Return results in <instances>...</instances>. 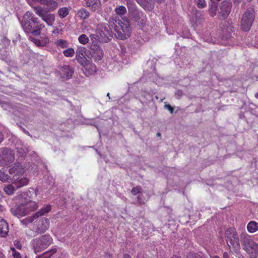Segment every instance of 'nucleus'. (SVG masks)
Instances as JSON below:
<instances>
[{"label": "nucleus", "instance_id": "nucleus-1", "mask_svg": "<svg viewBox=\"0 0 258 258\" xmlns=\"http://www.w3.org/2000/svg\"><path fill=\"white\" fill-rule=\"evenodd\" d=\"M109 22L114 25L116 37L120 40H124L128 38L131 33V29L128 21L120 20L116 17H112Z\"/></svg>", "mask_w": 258, "mask_h": 258}, {"label": "nucleus", "instance_id": "nucleus-2", "mask_svg": "<svg viewBox=\"0 0 258 258\" xmlns=\"http://www.w3.org/2000/svg\"><path fill=\"white\" fill-rule=\"evenodd\" d=\"M240 241L243 249L250 258H255L258 255V244L246 232H242L240 235Z\"/></svg>", "mask_w": 258, "mask_h": 258}, {"label": "nucleus", "instance_id": "nucleus-3", "mask_svg": "<svg viewBox=\"0 0 258 258\" xmlns=\"http://www.w3.org/2000/svg\"><path fill=\"white\" fill-rule=\"evenodd\" d=\"M38 207L36 202L29 201L19 205H16L11 209V212L14 216L20 218L36 210Z\"/></svg>", "mask_w": 258, "mask_h": 258}, {"label": "nucleus", "instance_id": "nucleus-4", "mask_svg": "<svg viewBox=\"0 0 258 258\" xmlns=\"http://www.w3.org/2000/svg\"><path fill=\"white\" fill-rule=\"evenodd\" d=\"M227 244L231 251L239 253L241 248L239 237L237 232L234 228H229L225 233Z\"/></svg>", "mask_w": 258, "mask_h": 258}, {"label": "nucleus", "instance_id": "nucleus-5", "mask_svg": "<svg viewBox=\"0 0 258 258\" xmlns=\"http://www.w3.org/2000/svg\"><path fill=\"white\" fill-rule=\"evenodd\" d=\"M52 239L48 235H44L33 239L31 242V246L35 253L46 249L52 242Z\"/></svg>", "mask_w": 258, "mask_h": 258}, {"label": "nucleus", "instance_id": "nucleus-6", "mask_svg": "<svg viewBox=\"0 0 258 258\" xmlns=\"http://www.w3.org/2000/svg\"><path fill=\"white\" fill-rule=\"evenodd\" d=\"M96 35L99 37L100 41L103 43L109 42L112 37L111 29L106 23H100L97 25Z\"/></svg>", "mask_w": 258, "mask_h": 258}, {"label": "nucleus", "instance_id": "nucleus-7", "mask_svg": "<svg viewBox=\"0 0 258 258\" xmlns=\"http://www.w3.org/2000/svg\"><path fill=\"white\" fill-rule=\"evenodd\" d=\"M255 14L252 9H247L243 14L241 20V28L244 31H248L254 20Z\"/></svg>", "mask_w": 258, "mask_h": 258}, {"label": "nucleus", "instance_id": "nucleus-8", "mask_svg": "<svg viewBox=\"0 0 258 258\" xmlns=\"http://www.w3.org/2000/svg\"><path fill=\"white\" fill-rule=\"evenodd\" d=\"M15 160V153L10 148H0V166H7Z\"/></svg>", "mask_w": 258, "mask_h": 258}, {"label": "nucleus", "instance_id": "nucleus-9", "mask_svg": "<svg viewBox=\"0 0 258 258\" xmlns=\"http://www.w3.org/2000/svg\"><path fill=\"white\" fill-rule=\"evenodd\" d=\"M21 24L26 33H31L35 36L39 35L41 33V30L44 27V25H38L36 26L30 20L23 21Z\"/></svg>", "mask_w": 258, "mask_h": 258}, {"label": "nucleus", "instance_id": "nucleus-10", "mask_svg": "<svg viewBox=\"0 0 258 258\" xmlns=\"http://www.w3.org/2000/svg\"><path fill=\"white\" fill-rule=\"evenodd\" d=\"M232 8L231 3L228 1H224L221 2L218 9V17L219 19L225 20L229 15Z\"/></svg>", "mask_w": 258, "mask_h": 258}, {"label": "nucleus", "instance_id": "nucleus-11", "mask_svg": "<svg viewBox=\"0 0 258 258\" xmlns=\"http://www.w3.org/2000/svg\"><path fill=\"white\" fill-rule=\"evenodd\" d=\"M83 6L89 8L92 12L99 14L102 10L100 0H83Z\"/></svg>", "mask_w": 258, "mask_h": 258}, {"label": "nucleus", "instance_id": "nucleus-12", "mask_svg": "<svg viewBox=\"0 0 258 258\" xmlns=\"http://www.w3.org/2000/svg\"><path fill=\"white\" fill-rule=\"evenodd\" d=\"M137 2L145 10L151 11L154 8L155 2L163 3L165 0H136Z\"/></svg>", "mask_w": 258, "mask_h": 258}, {"label": "nucleus", "instance_id": "nucleus-13", "mask_svg": "<svg viewBox=\"0 0 258 258\" xmlns=\"http://www.w3.org/2000/svg\"><path fill=\"white\" fill-rule=\"evenodd\" d=\"M25 169L19 163H16L9 169V173L15 178L22 175L25 173Z\"/></svg>", "mask_w": 258, "mask_h": 258}, {"label": "nucleus", "instance_id": "nucleus-14", "mask_svg": "<svg viewBox=\"0 0 258 258\" xmlns=\"http://www.w3.org/2000/svg\"><path fill=\"white\" fill-rule=\"evenodd\" d=\"M85 48L84 47H79L76 51V59L81 65L86 64L87 59L85 57L84 53H85Z\"/></svg>", "mask_w": 258, "mask_h": 258}, {"label": "nucleus", "instance_id": "nucleus-15", "mask_svg": "<svg viewBox=\"0 0 258 258\" xmlns=\"http://www.w3.org/2000/svg\"><path fill=\"white\" fill-rule=\"evenodd\" d=\"M84 67V74L89 76L95 74L96 72L97 69L95 64L90 62L88 60L86 62V64L82 65Z\"/></svg>", "mask_w": 258, "mask_h": 258}, {"label": "nucleus", "instance_id": "nucleus-16", "mask_svg": "<svg viewBox=\"0 0 258 258\" xmlns=\"http://www.w3.org/2000/svg\"><path fill=\"white\" fill-rule=\"evenodd\" d=\"M60 72L62 77L66 80L71 79L74 74V69L69 66H63L61 67Z\"/></svg>", "mask_w": 258, "mask_h": 258}, {"label": "nucleus", "instance_id": "nucleus-17", "mask_svg": "<svg viewBox=\"0 0 258 258\" xmlns=\"http://www.w3.org/2000/svg\"><path fill=\"white\" fill-rule=\"evenodd\" d=\"M9 224L3 218L0 217V236L5 237L9 233Z\"/></svg>", "mask_w": 258, "mask_h": 258}, {"label": "nucleus", "instance_id": "nucleus-18", "mask_svg": "<svg viewBox=\"0 0 258 258\" xmlns=\"http://www.w3.org/2000/svg\"><path fill=\"white\" fill-rule=\"evenodd\" d=\"M90 38V50L94 49L100 47L99 42H101L99 40V37L95 34H91L89 35Z\"/></svg>", "mask_w": 258, "mask_h": 258}, {"label": "nucleus", "instance_id": "nucleus-19", "mask_svg": "<svg viewBox=\"0 0 258 258\" xmlns=\"http://www.w3.org/2000/svg\"><path fill=\"white\" fill-rule=\"evenodd\" d=\"M91 50V56L95 61L100 60L103 56V52L101 47Z\"/></svg>", "mask_w": 258, "mask_h": 258}, {"label": "nucleus", "instance_id": "nucleus-20", "mask_svg": "<svg viewBox=\"0 0 258 258\" xmlns=\"http://www.w3.org/2000/svg\"><path fill=\"white\" fill-rule=\"evenodd\" d=\"M13 184L17 188L22 187L28 184L29 180L26 177L20 178V176L14 178Z\"/></svg>", "mask_w": 258, "mask_h": 258}, {"label": "nucleus", "instance_id": "nucleus-21", "mask_svg": "<svg viewBox=\"0 0 258 258\" xmlns=\"http://www.w3.org/2000/svg\"><path fill=\"white\" fill-rule=\"evenodd\" d=\"M77 15L81 19L85 20L90 17V14L87 9L82 8L77 11Z\"/></svg>", "mask_w": 258, "mask_h": 258}, {"label": "nucleus", "instance_id": "nucleus-22", "mask_svg": "<svg viewBox=\"0 0 258 258\" xmlns=\"http://www.w3.org/2000/svg\"><path fill=\"white\" fill-rule=\"evenodd\" d=\"M42 225L39 226L37 228V231L39 233H44L47 229H48L49 226V220L48 219L45 218L42 219Z\"/></svg>", "mask_w": 258, "mask_h": 258}, {"label": "nucleus", "instance_id": "nucleus-23", "mask_svg": "<svg viewBox=\"0 0 258 258\" xmlns=\"http://www.w3.org/2000/svg\"><path fill=\"white\" fill-rule=\"evenodd\" d=\"M43 20L48 25L52 26L54 23L55 20V17L53 14L46 13L42 18Z\"/></svg>", "mask_w": 258, "mask_h": 258}, {"label": "nucleus", "instance_id": "nucleus-24", "mask_svg": "<svg viewBox=\"0 0 258 258\" xmlns=\"http://www.w3.org/2000/svg\"><path fill=\"white\" fill-rule=\"evenodd\" d=\"M51 208V207L50 205H45L39 211L35 213L34 214L37 218L48 213L50 211Z\"/></svg>", "mask_w": 258, "mask_h": 258}, {"label": "nucleus", "instance_id": "nucleus-25", "mask_svg": "<svg viewBox=\"0 0 258 258\" xmlns=\"http://www.w3.org/2000/svg\"><path fill=\"white\" fill-rule=\"evenodd\" d=\"M247 229L250 233L258 231V223L254 221H250L247 225Z\"/></svg>", "mask_w": 258, "mask_h": 258}, {"label": "nucleus", "instance_id": "nucleus-26", "mask_svg": "<svg viewBox=\"0 0 258 258\" xmlns=\"http://www.w3.org/2000/svg\"><path fill=\"white\" fill-rule=\"evenodd\" d=\"M218 6H217V4L214 2H212L211 4L209 5V15L212 17L215 16L217 14V11L218 12Z\"/></svg>", "mask_w": 258, "mask_h": 258}, {"label": "nucleus", "instance_id": "nucleus-27", "mask_svg": "<svg viewBox=\"0 0 258 258\" xmlns=\"http://www.w3.org/2000/svg\"><path fill=\"white\" fill-rule=\"evenodd\" d=\"M0 180L2 182H10L12 181L11 176L5 172L4 169L0 170Z\"/></svg>", "mask_w": 258, "mask_h": 258}, {"label": "nucleus", "instance_id": "nucleus-28", "mask_svg": "<svg viewBox=\"0 0 258 258\" xmlns=\"http://www.w3.org/2000/svg\"><path fill=\"white\" fill-rule=\"evenodd\" d=\"M16 186L13 183L12 184L5 185L4 188V190L7 195H12L14 193V191L16 189Z\"/></svg>", "mask_w": 258, "mask_h": 258}, {"label": "nucleus", "instance_id": "nucleus-29", "mask_svg": "<svg viewBox=\"0 0 258 258\" xmlns=\"http://www.w3.org/2000/svg\"><path fill=\"white\" fill-rule=\"evenodd\" d=\"M70 10V8L62 7L58 10V14L60 18H64L69 15Z\"/></svg>", "mask_w": 258, "mask_h": 258}, {"label": "nucleus", "instance_id": "nucleus-30", "mask_svg": "<svg viewBox=\"0 0 258 258\" xmlns=\"http://www.w3.org/2000/svg\"><path fill=\"white\" fill-rule=\"evenodd\" d=\"M0 106L6 110L11 112L13 109L12 105L7 101L0 100Z\"/></svg>", "mask_w": 258, "mask_h": 258}, {"label": "nucleus", "instance_id": "nucleus-31", "mask_svg": "<svg viewBox=\"0 0 258 258\" xmlns=\"http://www.w3.org/2000/svg\"><path fill=\"white\" fill-rule=\"evenodd\" d=\"M126 5L130 12H134L136 10V4L134 0H126Z\"/></svg>", "mask_w": 258, "mask_h": 258}, {"label": "nucleus", "instance_id": "nucleus-32", "mask_svg": "<svg viewBox=\"0 0 258 258\" xmlns=\"http://www.w3.org/2000/svg\"><path fill=\"white\" fill-rule=\"evenodd\" d=\"M36 219V217L35 216V214H33L31 216L26 217V218L21 220V223L22 224L25 226H27L28 224L32 223Z\"/></svg>", "mask_w": 258, "mask_h": 258}, {"label": "nucleus", "instance_id": "nucleus-33", "mask_svg": "<svg viewBox=\"0 0 258 258\" xmlns=\"http://www.w3.org/2000/svg\"><path fill=\"white\" fill-rule=\"evenodd\" d=\"M55 44L58 47L60 48H67L69 46V43L67 40L63 39H59L55 42Z\"/></svg>", "mask_w": 258, "mask_h": 258}, {"label": "nucleus", "instance_id": "nucleus-34", "mask_svg": "<svg viewBox=\"0 0 258 258\" xmlns=\"http://www.w3.org/2000/svg\"><path fill=\"white\" fill-rule=\"evenodd\" d=\"M114 11L117 15L122 16L126 13V9L124 6H119L115 9Z\"/></svg>", "mask_w": 258, "mask_h": 258}, {"label": "nucleus", "instance_id": "nucleus-35", "mask_svg": "<svg viewBox=\"0 0 258 258\" xmlns=\"http://www.w3.org/2000/svg\"><path fill=\"white\" fill-rule=\"evenodd\" d=\"M16 149L19 156L21 157L25 156L28 151L26 147H17Z\"/></svg>", "mask_w": 258, "mask_h": 258}, {"label": "nucleus", "instance_id": "nucleus-36", "mask_svg": "<svg viewBox=\"0 0 258 258\" xmlns=\"http://www.w3.org/2000/svg\"><path fill=\"white\" fill-rule=\"evenodd\" d=\"M79 42L83 45L86 44L89 42V38L86 34H81L78 37Z\"/></svg>", "mask_w": 258, "mask_h": 258}, {"label": "nucleus", "instance_id": "nucleus-37", "mask_svg": "<svg viewBox=\"0 0 258 258\" xmlns=\"http://www.w3.org/2000/svg\"><path fill=\"white\" fill-rule=\"evenodd\" d=\"M34 10L35 13L41 18L46 13L44 9L41 7H35L34 8Z\"/></svg>", "mask_w": 258, "mask_h": 258}, {"label": "nucleus", "instance_id": "nucleus-38", "mask_svg": "<svg viewBox=\"0 0 258 258\" xmlns=\"http://www.w3.org/2000/svg\"><path fill=\"white\" fill-rule=\"evenodd\" d=\"M194 2L199 9H204L207 6L205 0H194Z\"/></svg>", "mask_w": 258, "mask_h": 258}, {"label": "nucleus", "instance_id": "nucleus-39", "mask_svg": "<svg viewBox=\"0 0 258 258\" xmlns=\"http://www.w3.org/2000/svg\"><path fill=\"white\" fill-rule=\"evenodd\" d=\"M75 51L72 48H69L63 51V54L67 57H72Z\"/></svg>", "mask_w": 258, "mask_h": 258}, {"label": "nucleus", "instance_id": "nucleus-40", "mask_svg": "<svg viewBox=\"0 0 258 258\" xmlns=\"http://www.w3.org/2000/svg\"><path fill=\"white\" fill-rule=\"evenodd\" d=\"M142 190V189L141 186H137L136 187H133L131 192L133 195H137L138 194L141 193Z\"/></svg>", "mask_w": 258, "mask_h": 258}, {"label": "nucleus", "instance_id": "nucleus-41", "mask_svg": "<svg viewBox=\"0 0 258 258\" xmlns=\"http://www.w3.org/2000/svg\"><path fill=\"white\" fill-rule=\"evenodd\" d=\"M11 250L12 251V254L14 258H22L21 254L14 247H11Z\"/></svg>", "mask_w": 258, "mask_h": 258}, {"label": "nucleus", "instance_id": "nucleus-42", "mask_svg": "<svg viewBox=\"0 0 258 258\" xmlns=\"http://www.w3.org/2000/svg\"><path fill=\"white\" fill-rule=\"evenodd\" d=\"M34 15L29 11L27 12L23 17V21H29Z\"/></svg>", "mask_w": 258, "mask_h": 258}, {"label": "nucleus", "instance_id": "nucleus-43", "mask_svg": "<svg viewBox=\"0 0 258 258\" xmlns=\"http://www.w3.org/2000/svg\"><path fill=\"white\" fill-rule=\"evenodd\" d=\"M30 21L32 23H33V24L34 25H36V26H37V25H43V24H41L40 23V22L39 21L38 18L34 17V16H33L31 18V19L30 20Z\"/></svg>", "mask_w": 258, "mask_h": 258}, {"label": "nucleus", "instance_id": "nucleus-44", "mask_svg": "<svg viewBox=\"0 0 258 258\" xmlns=\"http://www.w3.org/2000/svg\"><path fill=\"white\" fill-rule=\"evenodd\" d=\"M41 46L46 45L49 43V39L47 37H41L40 40Z\"/></svg>", "mask_w": 258, "mask_h": 258}, {"label": "nucleus", "instance_id": "nucleus-45", "mask_svg": "<svg viewBox=\"0 0 258 258\" xmlns=\"http://www.w3.org/2000/svg\"><path fill=\"white\" fill-rule=\"evenodd\" d=\"M31 40L37 46H41L40 40L34 38H31Z\"/></svg>", "mask_w": 258, "mask_h": 258}, {"label": "nucleus", "instance_id": "nucleus-46", "mask_svg": "<svg viewBox=\"0 0 258 258\" xmlns=\"http://www.w3.org/2000/svg\"><path fill=\"white\" fill-rule=\"evenodd\" d=\"M14 245L15 246V247L19 249H21V248H22V245H21V243H20V242L19 241H18V240H15L14 241Z\"/></svg>", "mask_w": 258, "mask_h": 258}, {"label": "nucleus", "instance_id": "nucleus-47", "mask_svg": "<svg viewBox=\"0 0 258 258\" xmlns=\"http://www.w3.org/2000/svg\"><path fill=\"white\" fill-rule=\"evenodd\" d=\"M165 108L168 109L171 113H173L174 111V108L169 104H165L164 106Z\"/></svg>", "mask_w": 258, "mask_h": 258}, {"label": "nucleus", "instance_id": "nucleus-48", "mask_svg": "<svg viewBox=\"0 0 258 258\" xmlns=\"http://www.w3.org/2000/svg\"><path fill=\"white\" fill-rule=\"evenodd\" d=\"M223 258H230L229 254L227 252H224L223 254Z\"/></svg>", "mask_w": 258, "mask_h": 258}, {"label": "nucleus", "instance_id": "nucleus-49", "mask_svg": "<svg viewBox=\"0 0 258 258\" xmlns=\"http://www.w3.org/2000/svg\"><path fill=\"white\" fill-rule=\"evenodd\" d=\"M0 258H6L5 255L3 254V253L0 250Z\"/></svg>", "mask_w": 258, "mask_h": 258}, {"label": "nucleus", "instance_id": "nucleus-50", "mask_svg": "<svg viewBox=\"0 0 258 258\" xmlns=\"http://www.w3.org/2000/svg\"><path fill=\"white\" fill-rule=\"evenodd\" d=\"M138 201L139 202V203H141V198L140 195L138 196Z\"/></svg>", "mask_w": 258, "mask_h": 258}, {"label": "nucleus", "instance_id": "nucleus-51", "mask_svg": "<svg viewBox=\"0 0 258 258\" xmlns=\"http://www.w3.org/2000/svg\"><path fill=\"white\" fill-rule=\"evenodd\" d=\"M123 258H131V257L128 254H125L123 256Z\"/></svg>", "mask_w": 258, "mask_h": 258}, {"label": "nucleus", "instance_id": "nucleus-52", "mask_svg": "<svg viewBox=\"0 0 258 258\" xmlns=\"http://www.w3.org/2000/svg\"><path fill=\"white\" fill-rule=\"evenodd\" d=\"M56 252V250L55 249H52L51 250V251L50 252L51 253L50 254H52L53 253H55Z\"/></svg>", "mask_w": 258, "mask_h": 258}, {"label": "nucleus", "instance_id": "nucleus-53", "mask_svg": "<svg viewBox=\"0 0 258 258\" xmlns=\"http://www.w3.org/2000/svg\"><path fill=\"white\" fill-rule=\"evenodd\" d=\"M107 96L108 97L109 99H110V94L109 93H108L107 94Z\"/></svg>", "mask_w": 258, "mask_h": 258}, {"label": "nucleus", "instance_id": "nucleus-54", "mask_svg": "<svg viewBox=\"0 0 258 258\" xmlns=\"http://www.w3.org/2000/svg\"><path fill=\"white\" fill-rule=\"evenodd\" d=\"M255 98H256L257 99H258V93H256L255 94Z\"/></svg>", "mask_w": 258, "mask_h": 258}, {"label": "nucleus", "instance_id": "nucleus-55", "mask_svg": "<svg viewBox=\"0 0 258 258\" xmlns=\"http://www.w3.org/2000/svg\"><path fill=\"white\" fill-rule=\"evenodd\" d=\"M212 258H220V257L218 256H214Z\"/></svg>", "mask_w": 258, "mask_h": 258}, {"label": "nucleus", "instance_id": "nucleus-56", "mask_svg": "<svg viewBox=\"0 0 258 258\" xmlns=\"http://www.w3.org/2000/svg\"><path fill=\"white\" fill-rule=\"evenodd\" d=\"M172 258H180V257L178 256H174Z\"/></svg>", "mask_w": 258, "mask_h": 258}, {"label": "nucleus", "instance_id": "nucleus-57", "mask_svg": "<svg viewBox=\"0 0 258 258\" xmlns=\"http://www.w3.org/2000/svg\"><path fill=\"white\" fill-rule=\"evenodd\" d=\"M157 136H161V134H160L159 133H157Z\"/></svg>", "mask_w": 258, "mask_h": 258}, {"label": "nucleus", "instance_id": "nucleus-58", "mask_svg": "<svg viewBox=\"0 0 258 258\" xmlns=\"http://www.w3.org/2000/svg\"><path fill=\"white\" fill-rule=\"evenodd\" d=\"M36 258H40V257H36Z\"/></svg>", "mask_w": 258, "mask_h": 258}]
</instances>
